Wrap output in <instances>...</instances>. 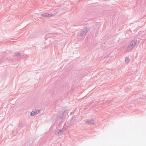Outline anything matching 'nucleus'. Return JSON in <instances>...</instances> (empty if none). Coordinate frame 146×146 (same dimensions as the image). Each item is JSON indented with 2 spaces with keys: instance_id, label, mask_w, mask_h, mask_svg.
<instances>
[{
  "instance_id": "obj_5",
  "label": "nucleus",
  "mask_w": 146,
  "mask_h": 146,
  "mask_svg": "<svg viewBox=\"0 0 146 146\" xmlns=\"http://www.w3.org/2000/svg\"><path fill=\"white\" fill-rule=\"evenodd\" d=\"M84 121L89 125H92L94 123V120L93 119H88L87 120H84Z\"/></svg>"
},
{
  "instance_id": "obj_11",
  "label": "nucleus",
  "mask_w": 146,
  "mask_h": 146,
  "mask_svg": "<svg viewBox=\"0 0 146 146\" xmlns=\"http://www.w3.org/2000/svg\"><path fill=\"white\" fill-rule=\"evenodd\" d=\"M129 59L128 57H126L125 58V62L126 63H128L129 61Z\"/></svg>"
},
{
  "instance_id": "obj_2",
  "label": "nucleus",
  "mask_w": 146,
  "mask_h": 146,
  "mask_svg": "<svg viewBox=\"0 0 146 146\" xmlns=\"http://www.w3.org/2000/svg\"><path fill=\"white\" fill-rule=\"evenodd\" d=\"M58 115L56 122L57 124L59 125L62 121L64 117V113L63 112L60 113L58 114Z\"/></svg>"
},
{
  "instance_id": "obj_9",
  "label": "nucleus",
  "mask_w": 146,
  "mask_h": 146,
  "mask_svg": "<svg viewBox=\"0 0 146 146\" xmlns=\"http://www.w3.org/2000/svg\"><path fill=\"white\" fill-rule=\"evenodd\" d=\"M13 58H9L8 59L9 61L12 62H13L14 63H15L14 62H15V63H16V62H15L16 61L15 60V59H13Z\"/></svg>"
},
{
  "instance_id": "obj_13",
  "label": "nucleus",
  "mask_w": 146,
  "mask_h": 146,
  "mask_svg": "<svg viewBox=\"0 0 146 146\" xmlns=\"http://www.w3.org/2000/svg\"><path fill=\"white\" fill-rule=\"evenodd\" d=\"M71 120H72V121H73V120H74V121H76L75 120V119H73V117H72V119Z\"/></svg>"
},
{
  "instance_id": "obj_6",
  "label": "nucleus",
  "mask_w": 146,
  "mask_h": 146,
  "mask_svg": "<svg viewBox=\"0 0 146 146\" xmlns=\"http://www.w3.org/2000/svg\"><path fill=\"white\" fill-rule=\"evenodd\" d=\"M39 112V110H35L34 111H33L30 113V115L31 116H34L37 114Z\"/></svg>"
},
{
  "instance_id": "obj_12",
  "label": "nucleus",
  "mask_w": 146,
  "mask_h": 146,
  "mask_svg": "<svg viewBox=\"0 0 146 146\" xmlns=\"http://www.w3.org/2000/svg\"><path fill=\"white\" fill-rule=\"evenodd\" d=\"M66 129V127L64 126L63 128H62L61 129L62 130V131H64Z\"/></svg>"
},
{
  "instance_id": "obj_8",
  "label": "nucleus",
  "mask_w": 146,
  "mask_h": 146,
  "mask_svg": "<svg viewBox=\"0 0 146 146\" xmlns=\"http://www.w3.org/2000/svg\"><path fill=\"white\" fill-rule=\"evenodd\" d=\"M63 133L62 130L61 129H59L58 131H56V134L58 135H61Z\"/></svg>"
},
{
  "instance_id": "obj_10",
  "label": "nucleus",
  "mask_w": 146,
  "mask_h": 146,
  "mask_svg": "<svg viewBox=\"0 0 146 146\" xmlns=\"http://www.w3.org/2000/svg\"><path fill=\"white\" fill-rule=\"evenodd\" d=\"M15 55L16 57H21L22 56L21 54L19 52H18L17 54L16 53H15Z\"/></svg>"
},
{
  "instance_id": "obj_7",
  "label": "nucleus",
  "mask_w": 146,
  "mask_h": 146,
  "mask_svg": "<svg viewBox=\"0 0 146 146\" xmlns=\"http://www.w3.org/2000/svg\"><path fill=\"white\" fill-rule=\"evenodd\" d=\"M41 16L45 17H50L53 16V14H49L48 13H44L41 15Z\"/></svg>"
},
{
  "instance_id": "obj_1",
  "label": "nucleus",
  "mask_w": 146,
  "mask_h": 146,
  "mask_svg": "<svg viewBox=\"0 0 146 146\" xmlns=\"http://www.w3.org/2000/svg\"><path fill=\"white\" fill-rule=\"evenodd\" d=\"M137 42L136 40L134 39L132 40L128 45L127 48V51L129 52L132 50L135 46Z\"/></svg>"
},
{
  "instance_id": "obj_3",
  "label": "nucleus",
  "mask_w": 146,
  "mask_h": 146,
  "mask_svg": "<svg viewBox=\"0 0 146 146\" xmlns=\"http://www.w3.org/2000/svg\"><path fill=\"white\" fill-rule=\"evenodd\" d=\"M88 31V28L86 27H84L83 29V31H82L81 33V36H83L86 35Z\"/></svg>"
},
{
  "instance_id": "obj_4",
  "label": "nucleus",
  "mask_w": 146,
  "mask_h": 146,
  "mask_svg": "<svg viewBox=\"0 0 146 146\" xmlns=\"http://www.w3.org/2000/svg\"><path fill=\"white\" fill-rule=\"evenodd\" d=\"M57 33H47L46 34V37L47 38L52 37H55L57 35Z\"/></svg>"
}]
</instances>
